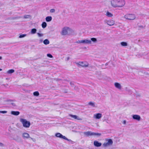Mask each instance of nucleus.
Returning a JSON list of instances; mask_svg holds the SVG:
<instances>
[{
    "mask_svg": "<svg viewBox=\"0 0 149 149\" xmlns=\"http://www.w3.org/2000/svg\"><path fill=\"white\" fill-rule=\"evenodd\" d=\"M31 139H33L32 138H31Z\"/></svg>",
    "mask_w": 149,
    "mask_h": 149,
    "instance_id": "obj_42",
    "label": "nucleus"
},
{
    "mask_svg": "<svg viewBox=\"0 0 149 149\" xmlns=\"http://www.w3.org/2000/svg\"><path fill=\"white\" fill-rule=\"evenodd\" d=\"M124 18L128 20H133L134 19H135L136 16L134 14H127L124 15Z\"/></svg>",
    "mask_w": 149,
    "mask_h": 149,
    "instance_id": "obj_5",
    "label": "nucleus"
},
{
    "mask_svg": "<svg viewBox=\"0 0 149 149\" xmlns=\"http://www.w3.org/2000/svg\"><path fill=\"white\" fill-rule=\"evenodd\" d=\"M55 135L57 137L68 140V139L65 136H63L61 134L59 133H56L55 134Z\"/></svg>",
    "mask_w": 149,
    "mask_h": 149,
    "instance_id": "obj_9",
    "label": "nucleus"
},
{
    "mask_svg": "<svg viewBox=\"0 0 149 149\" xmlns=\"http://www.w3.org/2000/svg\"><path fill=\"white\" fill-rule=\"evenodd\" d=\"M105 15L109 17H111L113 16V14L109 11H107L106 12Z\"/></svg>",
    "mask_w": 149,
    "mask_h": 149,
    "instance_id": "obj_15",
    "label": "nucleus"
},
{
    "mask_svg": "<svg viewBox=\"0 0 149 149\" xmlns=\"http://www.w3.org/2000/svg\"><path fill=\"white\" fill-rule=\"evenodd\" d=\"M20 113L18 111H12L11 112V114L12 115H15V116H17L19 115Z\"/></svg>",
    "mask_w": 149,
    "mask_h": 149,
    "instance_id": "obj_18",
    "label": "nucleus"
},
{
    "mask_svg": "<svg viewBox=\"0 0 149 149\" xmlns=\"http://www.w3.org/2000/svg\"><path fill=\"white\" fill-rule=\"evenodd\" d=\"M106 141L107 142H104L103 144V146L104 147L111 145L113 143V141L111 139H107Z\"/></svg>",
    "mask_w": 149,
    "mask_h": 149,
    "instance_id": "obj_8",
    "label": "nucleus"
},
{
    "mask_svg": "<svg viewBox=\"0 0 149 149\" xmlns=\"http://www.w3.org/2000/svg\"><path fill=\"white\" fill-rule=\"evenodd\" d=\"M101 135V134L100 133L92 132V136H100Z\"/></svg>",
    "mask_w": 149,
    "mask_h": 149,
    "instance_id": "obj_25",
    "label": "nucleus"
},
{
    "mask_svg": "<svg viewBox=\"0 0 149 149\" xmlns=\"http://www.w3.org/2000/svg\"><path fill=\"white\" fill-rule=\"evenodd\" d=\"M2 57L1 56H0V60H2Z\"/></svg>",
    "mask_w": 149,
    "mask_h": 149,
    "instance_id": "obj_40",
    "label": "nucleus"
},
{
    "mask_svg": "<svg viewBox=\"0 0 149 149\" xmlns=\"http://www.w3.org/2000/svg\"><path fill=\"white\" fill-rule=\"evenodd\" d=\"M43 43L45 45L49 44V41L47 39H45L43 41Z\"/></svg>",
    "mask_w": 149,
    "mask_h": 149,
    "instance_id": "obj_21",
    "label": "nucleus"
},
{
    "mask_svg": "<svg viewBox=\"0 0 149 149\" xmlns=\"http://www.w3.org/2000/svg\"><path fill=\"white\" fill-rule=\"evenodd\" d=\"M120 44L123 46H127V43L125 42H122L120 43Z\"/></svg>",
    "mask_w": 149,
    "mask_h": 149,
    "instance_id": "obj_24",
    "label": "nucleus"
},
{
    "mask_svg": "<svg viewBox=\"0 0 149 149\" xmlns=\"http://www.w3.org/2000/svg\"><path fill=\"white\" fill-rule=\"evenodd\" d=\"M102 116V114L100 113H97L93 115V118L95 119H99Z\"/></svg>",
    "mask_w": 149,
    "mask_h": 149,
    "instance_id": "obj_10",
    "label": "nucleus"
},
{
    "mask_svg": "<svg viewBox=\"0 0 149 149\" xmlns=\"http://www.w3.org/2000/svg\"><path fill=\"white\" fill-rule=\"evenodd\" d=\"M37 30L36 29H31V34H34L36 33Z\"/></svg>",
    "mask_w": 149,
    "mask_h": 149,
    "instance_id": "obj_22",
    "label": "nucleus"
},
{
    "mask_svg": "<svg viewBox=\"0 0 149 149\" xmlns=\"http://www.w3.org/2000/svg\"><path fill=\"white\" fill-rule=\"evenodd\" d=\"M123 123L125 125L126 124V121L125 120H123Z\"/></svg>",
    "mask_w": 149,
    "mask_h": 149,
    "instance_id": "obj_38",
    "label": "nucleus"
},
{
    "mask_svg": "<svg viewBox=\"0 0 149 149\" xmlns=\"http://www.w3.org/2000/svg\"><path fill=\"white\" fill-rule=\"evenodd\" d=\"M47 56L48 57L50 58H52L53 57L50 54H47Z\"/></svg>",
    "mask_w": 149,
    "mask_h": 149,
    "instance_id": "obj_31",
    "label": "nucleus"
},
{
    "mask_svg": "<svg viewBox=\"0 0 149 149\" xmlns=\"http://www.w3.org/2000/svg\"><path fill=\"white\" fill-rule=\"evenodd\" d=\"M46 20L47 22H49L51 21L52 19L51 16H47L46 18Z\"/></svg>",
    "mask_w": 149,
    "mask_h": 149,
    "instance_id": "obj_20",
    "label": "nucleus"
},
{
    "mask_svg": "<svg viewBox=\"0 0 149 149\" xmlns=\"http://www.w3.org/2000/svg\"><path fill=\"white\" fill-rule=\"evenodd\" d=\"M110 3L111 6L113 8H123L125 4V0H111Z\"/></svg>",
    "mask_w": 149,
    "mask_h": 149,
    "instance_id": "obj_1",
    "label": "nucleus"
},
{
    "mask_svg": "<svg viewBox=\"0 0 149 149\" xmlns=\"http://www.w3.org/2000/svg\"><path fill=\"white\" fill-rule=\"evenodd\" d=\"M24 18L25 19L30 18L31 16L30 15H25L24 16Z\"/></svg>",
    "mask_w": 149,
    "mask_h": 149,
    "instance_id": "obj_28",
    "label": "nucleus"
},
{
    "mask_svg": "<svg viewBox=\"0 0 149 149\" xmlns=\"http://www.w3.org/2000/svg\"><path fill=\"white\" fill-rule=\"evenodd\" d=\"M37 34L38 37H42L43 36V33H37Z\"/></svg>",
    "mask_w": 149,
    "mask_h": 149,
    "instance_id": "obj_29",
    "label": "nucleus"
},
{
    "mask_svg": "<svg viewBox=\"0 0 149 149\" xmlns=\"http://www.w3.org/2000/svg\"><path fill=\"white\" fill-rule=\"evenodd\" d=\"M71 117L77 120H81L82 119L80 118L79 117L76 115H72L71 114L69 115Z\"/></svg>",
    "mask_w": 149,
    "mask_h": 149,
    "instance_id": "obj_16",
    "label": "nucleus"
},
{
    "mask_svg": "<svg viewBox=\"0 0 149 149\" xmlns=\"http://www.w3.org/2000/svg\"><path fill=\"white\" fill-rule=\"evenodd\" d=\"M22 137L24 139H27L30 138V135L27 133H24L22 135Z\"/></svg>",
    "mask_w": 149,
    "mask_h": 149,
    "instance_id": "obj_13",
    "label": "nucleus"
},
{
    "mask_svg": "<svg viewBox=\"0 0 149 149\" xmlns=\"http://www.w3.org/2000/svg\"><path fill=\"white\" fill-rule=\"evenodd\" d=\"M15 72L14 70L13 69H11V70H8L7 71V72L8 74H11L13 73V72Z\"/></svg>",
    "mask_w": 149,
    "mask_h": 149,
    "instance_id": "obj_23",
    "label": "nucleus"
},
{
    "mask_svg": "<svg viewBox=\"0 0 149 149\" xmlns=\"http://www.w3.org/2000/svg\"><path fill=\"white\" fill-rule=\"evenodd\" d=\"M39 43H42L43 42V40L42 39H40L39 40Z\"/></svg>",
    "mask_w": 149,
    "mask_h": 149,
    "instance_id": "obj_34",
    "label": "nucleus"
},
{
    "mask_svg": "<svg viewBox=\"0 0 149 149\" xmlns=\"http://www.w3.org/2000/svg\"><path fill=\"white\" fill-rule=\"evenodd\" d=\"M33 94L35 96H38L39 95V93L38 91H36L34 92L33 93Z\"/></svg>",
    "mask_w": 149,
    "mask_h": 149,
    "instance_id": "obj_27",
    "label": "nucleus"
},
{
    "mask_svg": "<svg viewBox=\"0 0 149 149\" xmlns=\"http://www.w3.org/2000/svg\"><path fill=\"white\" fill-rule=\"evenodd\" d=\"M10 104H11L13 106H15V103L13 102H12L10 103Z\"/></svg>",
    "mask_w": 149,
    "mask_h": 149,
    "instance_id": "obj_36",
    "label": "nucleus"
},
{
    "mask_svg": "<svg viewBox=\"0 0 149 149\" xmlns=\"http://www.w3.org/2000/svg\"><path fill=\"white\" fill-rule=\"evenodd\" d=\"M132 118L134 120H136L138 121H139L141 120V117L140 116L138 115H134L132 116Z\"/></svg>",
    "mask_w": 149,
    "mask_h": 149,
    "instance_id": "obj_12",
    "label": "nucleus"
},
{
    "mask_svg": "<svg viewBox=\"0 0 149 149\" xmlns=\"http://www.w3.org/2000/svg\"><path fill=\"white\" fill-rule=\"evenodd\" d=\"M7 112V111H0V113H6Z\"/></svg>",
    "mask_w": 149,
    "mask_h": 149,
    "instance_id": "obj_32",
    "label": "nucleus"
},
{
    "mask_svg": "<svg viewBox=\"0 0 149 149\" xmlns=\"http://www.w3.org/2000/svg\"><path fill=\"white\" fill-rule=\"evenodd\" d=\"M114 85L116 88L119 90H121L122 89V86L121 85L118 83H115L114 84Z\"/></svg>",
    "mask_w": 149,
    "mask_h": 149,
    "instance_id": "obj_11",
    "label": "nucleus"
},
{
    "mask_svg": "<svg viewBox=\"0 0 149 149\" xmlns=\"http://www.w3.org/2000/svg\"><path fill=\"white\" fill-rule=\"evenodd\" d=\"M2 70V69H0V71H1Z\"/></svg>",
    "mask_w": 149,
    "mask_h": 149,
    "instance_id": "obj_41",
    "label": "nucleus"
},
{
    "mask_svg": "<svg viewBox=\"0 0 149 149\" xmlns=\"http://www.w3.org/2000/svg\"><path fill=\"white\" fill-rule=\"evenodd\" d=\"M84 134L87 136H92V132L91 131H88L84 133Z\"/></svg>",
    "mask_w": 149,
    "mask_h": 149,
    "instance_id": "obj_17",
    "label": "nucleus"
},
{
    "mask_svg": "<svg viewBox=\"0 0 149 149\" xmlns=\"http://www.w3.org/2000/svg\"><path fill=\"white\" fill-rule=\"evenodd\" d=\"M104 23L109 26H112L114 25L115 23V21L112 19H105L104 21Z\"/></svg>",
    "mask_w": 149,
    "mask_h": 149,
    "instance_id": "obj_6",
    "label": "nucleus"
},
{
    "mask_svg": "<svg viewBox=\"0 0 149 149\" xmlns=\"http://www.w3.org/2000/svg\"><path fill=\"white\" fill-rule=\"evenodd\" d=\"M70 58L69 57H68L67 58H66V60L67 61H68L69 59H70Z\"/></svg>",
    "mask_w": 149,
    "mask_h": 149,
    "instance_id": "obj_39",
    "label": "nucleus"
},
{
    "mask_svg": "<svg viewBox=\"0 0 149 149\" xmlns=\"http://www.w3.org/2000/svg\"><path fill=\"white\" fill-rule=\"evenodd\" d=\"M70 84L71 85V86L72 87H73L74 86V84H72V82L70 83Z\"/></svg>",
    "mask_w": 149,
    "mask_h": 149,
    "instance_id": "obj_37",
    "label": "nucleus"
},
{
    "mask_svg": "<svg viewBox=\"0 0 149 149\" xmlns=\"http://www.w3.org/2000/svg\"><path fill=\"white\" fill-rule=\"evenodd\" d=\"M76 64L79 66L82 67H86L89 66V63L86 61L79 62L76 63Z\"/></svg>",
    "mask_w": 149,
    "mask_h": 149,
    "instance_id": "obj_7",
    "label": "nucleus"
},
{
    "mask_svg": "<svg viewBox=\"0 0 149 149\" xmlns=\"http://www.w3.org/2000/svg\"><path fill=\"white\" fill-rule=\"evenodd\" d=\"M70 30V29L68 27L63 28L61 32V34L62 36H66L68 34V31Z\"/></svg>",
    "mask_w": 149,
    "mask_h": 149,
    "instance_id": "obj_4",
    "label": "nucleus"
},
{
    "mask_svg": "<svg viewBox=\"0 0 149 149\" xmlns=\"http://www.w3.org/2000/svg\"><path fill=\"white\" fill-rule=\"evenodd\" d=\"M42 26L43 28H45L47 26V24L45 22H43L42 24Z\"/></svg>",
    "mask_w": 149,
    "mask_h": 149,
    "instance_id": "obj_26",
    "label": "nucleus"
},
{
    "mask_svg": "<svg viewBox=\"0 0 149 149\" xmlns=\"http://www.w3.org/2000/svg\"><path fill=\"white\" fill-rule=\"evenodd\" d=\"M50 12L52 13H54L55 12V10L54 9H51L50 10Z\"/></svg>",
    "mask_w": 149,
    "mask_h": 149,
    "instance_id": "obj_33",
    "label": "nucleus"
},
{
    "mask_svg": "<svg viewBox=\"0 0 149 149\" xmlns=\"http://www.w3.org/2000/svg\"><path fill=\"white\" fill-rule=\"evenodd\" d=\"M4 146V144L0 142V147H3Z\"/></svg>",
    "mask_w": 149,
    "mask_h": 149,
    "instance_id": "obj_35",
    "label": "nucleus"
},
{
    "mask_svg": "<svg viewBox=\"0 0 149 149\" xmlns=\"http://www.w3.org/2000/svg\"><path fill=\"white\" fill-rule=\"evenodd\" d=\"M26 36V34H22V35H20L19 36V38H22L25 37Z\"/></svg>",
    "mask_w": 149,
    "mask_h": 149,
    "instance_id": "obj_30",
    "label": "nucleus"
},
{
    "mask_svg": "<svg viewBox=\"0 0 149 149\" xmlns=\"http://www.w3.org/2000/svg\"><path fill=\"white\" fill-rule=\"evenodd\" d=\"M94 145L97 147L100 146L102 145V143H101L97 141H95L94 142Z\"/></svg>",
    "mask_w": 149,
    "mask_h": 149,
    "instance_id": "obj_14",
    "label": "nucleus"
},
{
    "mask_svg": "<svg viewBox=\"0 0 149 149\" xmlns=\"http://www.w3.org/2000/svg\"><path fill=\"white\" fill-rule=\"evenodd\" d=\"M88 104L89 105H91L93 107H96V105L95 103L92 102H90L88 103Z\"/></svg>",
    "mask_w": 149,
    "mask_h": 149,
    "instance_id": "obj_19",
    "label": "nucleus"
},
{
    "mask_svg": "<svg viewBox=\"0 0 149 149\" xmlns=\"http://www.w3.org/2000/svg\"><path fill=\"white\" fill-rule=\"evenodd\" d=\"M23 126L26 128H29L30 125V123L26 119L21 118L20 120Z\"/></svg>",
    "mask_w": 149,
    "mask_h": 149,
    "instance_id": "obj_3",
    "label": "nucleus"
},
{
    "mask_svg": "<svg viewBox=\"0 0 149 149\" xmlns=\"http://www.w3.org/2000/svg\"><path fill=\"white\" fill-rule=\"evenodd\" d=\"M97 42V39L95 38H92L90 39H84L78 40L76 43L79 44L91 45L96 43Z\"/></svg>",
    "mask_w": 149,
    "mask_h": 149,
    "instance_id": "obj_2",
    "label": "nucleus"
}]
</instances>
